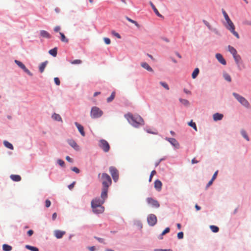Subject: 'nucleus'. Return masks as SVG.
Returning <instances> with one entry per match:
<instances>
[{"label":"nucleus","mask_w":251,"mask_h":251,"mask_svg":"<svg viewBox=\"0 0 251 251\" xmlns=\"http://www.w3.org/2000/svg\"><path fill=\"white\" fill-rule=\"evenodd\" d=\"M124 116L128 123L134 127L138 128L145 124L143 119L138 114L128 113L125 114Z\"/></svg>","instance_id":"f257e3e1"},{"label":"nucleus","mask_w":251,"mask_h":251,"mask_svg":"<svg viewBox=\"0 0 251 251\" xmlns=\"http://www.w3.org/2000/svg\"><path fill=\"white\" fill-rule=\"evenodd\" d=\"M222 12L223 16L226 21V23L225 24L226 28L232 33L237 38H240L239 34L235 30V25L232 21L229 18L228 14L224 9H222Z\"/></svg>","instance_id":"f03ea898"},{"label":"nucleus","mask_w":251,"mask_h":251,"mask_svg":"<svg viewBox=\"0 0 251 251\" xmlns=\"http://www.w3.org/2000/svg\"><path fill=\"white\" fill-rule=\"evenodd\" d=\"M232 95L242 105L247 108L250 107V103L244 97L235 92H233Z\"/></svg>","instance_id":"7ed1b4c3"},{"label":"nucleus","mask_w":251,"mask_h":251,"mask_svg":"<svg viewBox=\"0 0 251 251\" xmlns=\"http://www.w3.org/2000/svg\"><path fill=\"white\" fill-rule=\"evenodd\" d=\"M103 114V112L99 107L93 106L91 108L90 116L92 119L100 118Z\"/></svg>","instance_id":"20e7f679"},{"label":"nucleus","mask_w":251,"mask_h":251,"mask_svg":"<svg viewBox=\"0 0 251 251\" xmlns=\"http://www.w3.org/2000/svg\"><path fill=\"white\" fill-rule=\"evenodd\" d=\"M101 179L102 180V185L103 187L107 186L109 187L112 183V180L110 176L106 173H102L101 175Z\"/></svg>","instance_id":"39448f33"},{"label":"nucleus","mask_w":251,"mask_h":251,"mask_svg":"<svg viewBox=\"0 0 251 251\" xmlns=\"http://www.w3.org/2000/svg\"><path fill=\"white\" fill-rule=\"evenodd\" d=\"M99 146L105 152H108L110 150L109 143L104 139H100L99 141Z\"/></svg>","instance_id":"423d86ee"},{"label":"nucleus","mask_w":251,"mask_h":251,"mask_svg":"<svg viewBox=\"0 0 251 251\" xmlns=\"http://www.w3.org/2000/svg\"><path fill=\"white\" fill-rule=\"evenodd\" d=\"M109 172L114 182H116L119 179V172L117 169L113 166L109 167Z\"/></svg>","instance_id":"0eeeda50"},{"label":"nucleus","mask_w":251,"mask_h":251,"mask_svg":"<svg viewBox=\"0 0 251 251\" xmlns=\"http://www.w3.org/2000/svg\"><path fill=\"white\" fill-rule=\"evenodd\" d=\"M157 217L153 214H150L147 217L148 224L150 226H153L157 223Z\"/></svg>","instance_id":"6e6552de"},{"label":"nucleus","mask_w":251,"mask_h":251,"mask_svg":"<svg viewBox=\"0 0 251 251\" xmlns=\"http://www.w3.org/2000/svg\"><path fill=\"white\" fill-rule=\"evenodd\" d=\"M147 203L153 208H158L160 206L159 203L156 200L151 198H147L146 199Z\"/></svg>","instance_id":"1a4fd4ad"},{"label":"nucleus","mask_w":251,"mask_h":251,"mask_svg":"<svg viewBox=\"0 0 251 251\" xmlns=\"http://www.w3.org/2000/svg\"><path fill=\"white\" fill-rule=\"evenodd\" d=\"M104 201L103 200L100 198H96L93 199L91 201V207H99L102 206V205L104 203Z\"/></svg>","instance_id":"9d476101"},{"label":"nucleus","mask_w":251,"mask_h":251,"mask_svg":"<svg viewBox=\"0 0 251 251\" xmlns=\"http://www.w3.org/2000/svg\"><path fill=\"white\" fill-rule=\"evenodd\" d=\"M165 139L171 144L174 149H178L180 148L178 142L175 138L166 137Z\"/></svg>","instance_id":"9b49d317"},{"label":"nucleus","mask_w":251,"mask_h":251,"mask_svg":"<svg viewBox=\"0 0 251 251\" xmlns=\"http://www.w3.org/2000/svg\"><path fill=\"white\" fill-rule=\"evenodd\" d=\"M67 142L75 150L78 151L80 150L79 146L77 144L75 140L73 139H69L68 140Z\"/></svg>","instance_id":"f8f14e48"},{"label":"nucleus","mask_w":251,"mask_h":251,"mask_svg":"<svg viewBox=\"0 0 251 251\" xmlns=\"http://www.w3.org/2000/svg\"><path fill=\"white\" fill-rule=\"evenodd\" d=\"M108 187L105 186V187L102 188V191L100 195V198L104 200L105 201V200L107 198V192H108Z\"/></svg>","instance_id":"ddd939ff"},{"label":"nucleus","mask_w":251,"mask_h":251,"mask_svg":"<svg viewBox=\"0 0 251 251\" xmlns=\"http://www.w3.org/2000/svg\"><path fill=\"white\" fill-rule=\"evenodd\" d=\"M93 212L96 214H101L103 212L104 210V207L103 206H100L99 207H92Z\"/></svg>","instance_id":"4468645a"},{"label":"nucleus","mask_w":251,"mask_h":251,"mask_svg":"<svg viewBox=\"0 0 251 251\" xmlns=\"http://www.w3.org/2000/svg\"><path fill=\"white\" fill-rule=\"evenodd\" d=\"M215 57L218 61L222 65H225L226 64V60L223 57V55L220 53H216Z\"/></svg>","instance_id":"2eb2a0df"},{"label":"nucleus","mask_w":251,"mask_h":251,"mask_svg":"<svg viewBox=\"0 0 251 251\" xmlns=\"http://www.w3.org/2000/svg\"><path fill=\"white\" fill-rule=\"evenodd\" d=\"M75 125L76 126V127L77 128V129H78L79 132H80V133L81 134V135L82 136H85V132L84 131V127H83V126H81V125H80L77 122H75Z\"/></svg>","instance_id":"dca6fc26"},{"label":"nucleus","mask_w":251,"mask_h":251,"mask_svg":"<svg viewBox=\"0 0 251 251\" xmlns=\"http://www.w3.org/2000/svg\"><path fill=\"white\" fill-rule=\"evenodd\" d=\"M65 231H61L60 230H55L54 231V236L57 239L61 238L65 234Z\"/></svg>","instance_id":"f3484780"},{"label":"nucleus","mask_w":251,"mask_h":251,"mask_svg":"<svg viewBox=\"0 0 251 251\" xmlns=\"http://www.w3.org/2000/svg\"><path fill=\"white\" fill-rule=\"evenodd\" d=\"M40 36L43 38L50 39L51 37L50 34L46 30H41L40 31Z\"/></svg>","instance_id":"a211bd4d"},{"label":"nucleus","mask_w":251,"mask_h":251,"mask_svg":"<svg viewBox=\"0 0 251 251\" xmlns=\"http://www.w3.org/2000/svg\"><path fill=\"white\" fill-rule=\"evenodd\" d=\"M223 114L219 113H216L213 115V118L215 121H220L223 119Z\"/></svg>","instance_id":"6ab92c4d"},{"label":"nucleus","mask_w":251,"mask_h":251,"mask_svg":"<svg viewBox=\"0 0 251 251\" xmlns=\"http://www.w3.org/2000/svg\"><path fill=\"white\" fill-rule=\"evenodd\" d=\"M141 66L143 68H144L145 69H146V70H147L149 72H153V70L152 69V68L146 62H142L141 63Z\"/></svg>","instance_id":"aec40b11"},{"label":"nucleus","mask_w":251,"mask_h":251,"mask_svg":"<svg viewBox=\"0 0 251 251\" xmlns=\"http://www.w3.org/2000/svg\"><path fill=\"white\" fill-rule=\"evenodd\" d=\"M162 182L158 179H157L154 182V188L158 191H160L162 188Z\"/></svg>","instance_id":"412c9836"},{"label":"nucleus","mask_w":251,"mask_h":251,"mask_svg":"<svg viewBox=\"0 0 251 251\" xmlns=\"http://www.w3.org/2000/svg\"><path fill=\"white\" fill-rule=\"evenodd\" d=\"M10 178L14 181L19 182L21 180V177L18 175H11Z\"/></svg>","instance_id":"4be33fe9"},{"label":"nucleus","mask_w":251,"mask_h":251,"mask_svg":"<svg viewBox=\"0 0 251 251\" xmlns=\"http://www.w3.org/2000/svg\"><path fill=\"white\" fill-rule=\"evenodd\" d=\"M150 4L151 6L152 9H153V11L155 13V14L158 16L159 17H162V15H161L159 12H158V10L156 9L154 5L153 4V3L151 1H150Z\"/></svg>","instance_id":"5701e85b"},{"label":"nucleus","mask_w":251,"mask_h":251,"mask_svg":"<svg viewBox=\"0 0 251 251\" xmlns=\"http://www.w3.org/2000/svg\"><path fill=\"white\" fill-rule=\"evenodd\" d=\"M240 133L242 136L247 141H250V138L248 136V135L247 132L243 129H241L240 131Z\"/></svg>","instance_id":"b1692460"},{"label":"nucleus","mask_w":251,"mask_h":251,"mask_svg":"<svg viewBox=\"0 0 251 251\" xmlns=\"http://www.w3.org/2000/svg\"><path fill=\"white\" fill-rule=\"evenodd\" d=\"M223 75V77L226 81H227L228 82H230L231 81V78L230 77V75L228 73H227L226 72H224Z\"/></svg>","instance_id":"393cba45"},{"label":"nucleus","mask_w":251,"mask_h":251,"mask_svg":"<svg viewBox=\"0 0 251 251\" xmlns=\"http://www.w3.org/2000/svg\"><path fill=\"white\" fill-rule=\"evenodd\" d=\"M170 231V228L169 227H166L163 232L158 236V238L159 239L161 240L163 239V236L166 234V233L169 232Z\"/></svg>","instance_id":"a878e982"},{"label":"nucleus","mask_w":251,"mask_h":251,"mask_svg":"<svg viewBox=\"0 0 251 251\" xmlns=\"http://www.w3.org/2000/svg\"><path fill=\"white\" fill-rule=\"evenodd\" d=\"M48 64V61L42 63L39 66V71L41 73L44 71L45 68Z\"/></svg>","instance_id":"bb28decb"},{"label":"nucleus","mask_w":251,"mask_h":251,"mask_svg":"<svg viewBox=\"0 0 251 251\" xmlns=\"http://www.w3.org/2000/svg\"><path fill=\"white\" fill-rule=\"evenodd\" d=\"M52 118L56 121H62V118H61V116H60V115H59L58 114L55 113H53L52 115Z\"/></svg>","instance_id":"cd10ccee"},{"label":"nucleus","mask_w":251,"mask_h":251,"mask_svg":"<svg viewBox=\"0 0 251 251\" xmlns=\"http://www.w3.org/2000/svg\"><path fill=\"white\" fill-rule=\"evenodd\" d=\"M3 145L7 148L13 150L14 149L12 144L7 141H3Z\"/></svg>","instance_id":"c85d7f7f"},{"label":"nucleus","mask_w":251,"mask_h":251,"mask_svg":"<svg viewBox=\"0 0 251 251\" xmlns=\"http://www.w3.org/2000/svg\"><path fill=\"white\" fill-rule=\"evenodd\" d=\"M59 34L60 35V40L62 42L64 43H68L69 40L66 37L65 35L62 32H59Z\"/></svg>","instance_id":"c756f323"},{"label":"nucleus","mask_w":251,"mask_h":251,"mask_svg":"<svg viewBox=\"0 0 251 251\" xmlns=\"http://www.w3.org/2000/svg\"><path fill=\"white\" fill-rule=\"evenodd\" d=\"M49 53L53 57H55L57 54V48H54L51 50H50L49 51Z\"/></svg>","instance_id":"7c9ffc66"},{"label":"nucleus","mask_w":251,"mask_h":251,"mask_svg":"<svg viewBox=\"0 0 251 251\" xmlns=\"http://www.w3.org/2000/svg\"><path fill=\"white\" fill-rule=\"evenodd\" d=\"M199 72H200V70H199V68H196L194 70V71L193 72V73L192 74V77L193 79L196 78L197 77V76L198 75Z\"/></svg>","instance_id":"2f4dec72"},{"label":"nucleus","mask_w":251,"mask_h":251,"mask_svg":"<svg viewBox=\"0 0 251 251\" xmlns=\"http://www.w3.org/2000/svg\"><path fill=\"white\" fill-rule=\"evenodd\" d=\"M134 225L137 226L140 229H141L143 227L141 221L136 220L134 221Z\"/></svg>","instance_id":"473e14b6"},{"label":"nucleus","mask_w":251,"mask_h":251,"mask_svg":"<svg viewBox=\"0 0 251 251\" xmlns=\"http://www.w3.org/2000/svg\"><path fill=\"white\" fill-rule=\"evenodd\" d=\"M12 249V247L9 245L4 244L2 245V250L4 251H11Z\"/></svg>","instance_id":"72a5a7b5"},{"label":"nucleus","mask_w":251,"mask_h":251,"mask_svg":"<svg viewBox=\"0 0 251 251\" xmlns=\"http://www.w3.org/2000/svg\"><path fill=\"white\" fill-rule=\"evenodd\" d=\"M15 63L23 70H24L26 68L25 66L22 62L19 60H15Z\"/></svg>","instance_id":"f704fd0d"},{"label":"nucleus","mask_w":251,"mask_h":251,"mask_svg":"<svg viewBox=\"0 0 251 251\" xmlns=\"http://www.w3.org/2000/svg\"><path fill=\"white\" fill-rule=\"evenodd\" d=\"M25 248L30 250V251H39L38 248L37 247L31 246L30 245H26Z\"/></svg>","instance_id":"c9c22d12"},{"label":"nucleus","mask_w":251,"mask_h":251,"mask_svg":"<svg viewBox=\"0 0 251 251\" xmlns=\"http://www.w3.org/2000/svg\"><path fill=\"white\" fill-rule=\"evenodd\" d=\"M210 228L211 231L214 233H217L219 231V228L217 226L211 225L210 226Z\"/></svg>","instance_id":"e433bc0d"},{"label":"nucleus","mask_w":251,"mask_h":251,"mask_svg":"<svg viewBox=\"0 0 251 251\" xmlns=\"http://www.w3.org/2000/svg\"><path fill=\"white\" fill-rule=\"evenodd\" d=\"M228 51L232 54V53H235L236 52V50L230 45H228Z\"/></svg>","instance_id":"4c0bfd02"},{"label":"nucleus","mask_w":251,"mask_h":251,"mask_svg":"<svg viewBox=\"0 0 251 251\" xmlns=\"http://www.w3.org/2000/svg\"><path fill=\"white\" fill-rule=\"evenodd\" d=\"M115 96V92H112L111 95L110 96V97H109L107 99V102H111L114 100Z\"/></svg>","instance_id":"58836bf2"},{"label":"nucleus","mask_w":251,"mask_h":251,"mask_svg":"<svg viewBox=\"0 0 251 251\" xmlns=\"http://www.w3.org/2000/svg\"><path fill=\"white\" fill-rule=\"evenodd\" d=\"M234 60H235V61L236 62V64L238 66V67L239 68V65H240V62L241 61V57L240 55H239L235 57L234 58Z\"/></svg>","instance_id":"ea45409f"},{"label":"nucleus","mask_w":251,"mask_h":251,"mask_svg":"<svg viewBox=\"0 0 251 251\" xmlns=\"http://www.w3.org/2000/svg\"><path fill=\"white\" fill-rule=\"evenodd\" d=\"M179 101L183 105L185 106H188L189 105V101L186 100V99H183L182 98H180L179 99Z\"/></svg>","instance_id":"a19ab883"},{"label":"nucleus","mask_w":251,"mask_h":251,"mask_svg":"<svg viewBox=\"0 0 251 251\" xmlns=\"http://www.w3.org/2000/svg\"><path fill=\"white\" fill-rule=\"evenodd\" d=\"M159 84L163 87L165 89L168 90H169V87L167 83L163 82V81H160L159 82Z\"/></svg>","instance_id":"79ce46f5"},{"label":"nucleus","mask_w":251,"mask_h":251,"mask_svg":"<svg viewBox=\"0 0 251 251\" xmlns=\"http://www.w3.org/2000/svg\"><path fill=\"white\" fill-rule=\"evenodd\" d=\"M188 125L191 127H193L195 130H197V126L195 123L193 122L192 121L188 123Z\"/></svg>","instance_id":"37998d69"},{"label":"nucleus","mask_w":251,"mask_h":251,"mask_svg":"<svg viewBox=\"0 0 251 251\" xmlns=\"http://www.w3.org/2000/svg\"><path fill=\"white\" fill-rule=\"evenodd\" d=\"M202 22L207 27V28L209 30H212V27H211V26L210 25L207 21H206L205 20H203Z\"/></svg>","instance_id":"c03bdc74"},{"label":"nucleus","mask_w":251,"mask_h":251,"mask_svg":"<svg viewBox=\"0 0 251 251\" xmlns=\"http://www.w3.org/2000/svg\"><path fill=\"white\" fill-rule=\"evenodd\" d=\"M94 238L96 239L99 242L102 244H105L104 239L97 236H95Z\"/></svg>","instance_id":"a18cd8bd"},{"label":"nucleus","mask_w":251,"mask_h":251,"mask_svg":"<svg viewBox=\"0 0 251 251\" xmlns=\"http://www.w3.org/2000/svg\"><path fill=\"white\" fill-rule=\"evenodd\" d=\"M111 33L113 36L116 37L118 39H120L121 38V35L118 33L115 32V31H114V30L112 31Z\"/></svg>","instance_id":"49530a36"},{"label":"nucleus","mask_w":251,"mask_h":251,"mask_svg":"<svg viewBox=\"0 0 251 251\" xmlns=\"http://www.w3.org/2000/svg\"><path fill=\"white\" fill-rule=\"evenodd\" d=\"M184 234L183 232L181 231L177 233V236L178 239H182L183 238Z\"/></svg>","instance_id":"de8ad7c7"},{"label":"nucleus","mask_w":251,"mask_h":251,"mask_svg":"<svg viewBox=\"0 0 251 251\" xmlns=\"http://www.w3.org/2000/svg\"><path fill=\"white\" fill-rule=\"evenodd\" d=\"M71 169L72 171H73V172H75L76 174H78L80 172L79 169L75 167H72V168H71Z\"/></svg>","instance_id":"09e8293b"},{"label":"nucleus","mask_w":251,"mask_h":251,"mask_svg":"<svg viewBox=\"0 0 251 251\" xmlns=\"http://www.w3.org/2000/svg\"><path fill=\"white\" fill-rule=\"evenodd\" d=\"M58 164L61 167H64L65 165V162L63 160L61 159H58L57 160Z\"/></svg>","instance_id":"8fccbe9b"},{"label":"nucleus","mask_w":251,"mask_h":251,"mask_svg":"<svg viewBox=\"0 0 251 251\" xmlns=\"http://www.w3.org/2000/svg\"><path fill=\"white\" fill-rule=\"evenodd\" d=\"M23 71L26 73L27 75H28L29 76H32L33 74L32 73L26 68H25Z\"/></svg>","instance_id":"3c124183"},{"label":"nucleus","mask_w":251,"mask_h":251,"mask_svg":"<svg viewBox=\"0 0 251 251\" xmlns=\"http://www.w3.org/2000/svg\"><path fill=\"white\" fill-rule=\"evenodd\" d=\"M156 174V171L155 170H153L151 171V175L150 176L149 180V181L151 182L152 180V176Z\"/></svg>","instance_id":"603ef678"},{"label":"nucleus","mask_w":251,"mask_h":251,"mask_svg":"<svg viewBox=\"0 0 251 251\" xmlns=\"http://www.w3.org/2000/svg\"><path fill=\"white\" fill-rule=\"evenodd\" d=\"M153 251H173L171 249H155Z\"/></svg>","instance_id":"864d4df0"},{"label":"nucleus","mask_w":251,"mask_h":251,"mask_svg":"<svg viewBox=\"0 0 251 251\" xmlns=\"http://www.w3.org/2000/svg\"><path fill=\"white\" fill-rule=\"evenodd\" d=\"M54 81L56 85H59L60 84V80L58 77H55L54 78Z\"/></svg>","instance_id":"5fc2aeb1"},{"label":"nucleus","mask_w":251,"mask_h":251,"mask_svg":"<svg viewBox=\"0 0 251 251\" xmlns=\"http://www.w3.org/2000/svg\"><path fill=\"white\" fill-rule=\"evenodd\" d=\"M82 61L81 60L79 59H75L72 62V63L73 64H78L81 63Z\"/></svg>","instance_id":"6e6d98bb"},{"label":"nucleus","mask_w":251,"mask_h":251,"mask_svg":"<svg viewBox=\"0 0 251 251\" xmlns=\"http://www.w3.org/2000/svg\"><path fill=\"white\" fill-rule=\"evenodd\" d=\"M51 202L49 200H46L45 201V205L46 207H49L50 206Z\"/></svg>","instance_id":"4d7b16f0"},{"label":"nucleus","mask_w":251,"mask_h":251,"mask_svg":"<svg viewBox=\"0 0 251 251\" xmlns=\"http://www.w3.org/2000/svg\"><path fill=\"white\" fill-rule=\"evenodd\" d=\"M104 42L106 44V45H109L110 44V40L108 38H104Z\"/></svg>","instance_id":"13d9d810"},{"label":"nucleus","mask_w":251,"mask_h":251,"mask_svg":"<svg viewBox=\"0 0 251 251\" xmlns=\"http://www.w3.org/2000/svg\"><path fill=\"white\" fill-rule=\"evenodd\" d=\"M75 183V181L73 182L71 184H70V185H68V188L70 190H72L74 188Z\"/></svg>","instance_id":"bf43d9fd"},{"label":"nucleus","mask_w":251,"mask_h":251,"mask_svg":"<svg viewBox=\"0 0 251 251\" xmlns=\"http://www.w3.org/2000/svg\"><path fill=\"white\" fill-rule=\"evenodd\" d=\"M218 171H216V172L214 173V174H213V176H212V178L211 179V180H212L214 181V180L215 179V178H216V177H217V174H218Z\"/></svg>","instance_id":"052dcab7"},{"label":"nucleus","mask_w":251,"mask_h":251,"mask_svg":"<svg viewBox=\"0 0 251 251\" xmlns=\"http://www.w3.org/2000/svg\"><path fill=\"white\" fill-rule=\"evenodd\" d=\"M213 181L212 180H210L208 182V183L206 184V189H207L210 185H212V184L213 183Z\"/></svg>","instance_id":"680f3d73"},{"label":"nucleus","mask_w":251,"mask_h":251,"mask_svg":"<svg viewBox=\"0 0 251 251\" xmlns=\"http://www.w3.org/2000/svg\"><path fill=\"white\" fill-rule=\"evenodd\" d=\"M27 234L29 236H31L33 234V231L31 229H30L27 231Z\"/></svg>","instance_id":"e2e57ef3"},{"label":"nucleus","mask_w":251,"mask_h":251,"mask_svg":"<svg viewBox=\"0 0 251 251\" xmlns=\"http://www.w3.org/2000/svg\"><path fill=\"white\" fill-rule=\"evenodd\" d=\"M88 249L90 251H96V248L95 246L89 247H88Z\"/></svg>","instance_id":"0e129e2a"},{"label":"nucleus","mask_w":251,"mask_h":251,"mask_svg":"<svg viewBox=\"0 0 251 251\" xmlns=\"http://www.w3.org/2000/svg\"><path fill=\"white\" fill-rule=\"evenodd\" d=\"M146 131L149 133H151V134H157V133L156 132L152 131L150 129H147Z\"/></svg>","instance_id":"69168bd1"},{"label":"nucleus","mask_w":251,"mask_h":251,"mask_svg":"<svg viewBox=\"0 0 251 251\" xmlns=\"http://www.w3.org/2000/svg\"><path fill=\"white\" fill-rule=\"evenodd\" d=\"M66 159L68 162H69L72 163V162H73V159H72L71 157H70L69 156H67L66 157Z\"/></svg>","instance_id":"338daca9"},{"label":"nucleus","mask_w":251,"mask_h":251,"mask_svg":"<svg viewBox=\"0 0 251 251\" xmlns=\"http://www.w3.org/2000/svg\"><path fill=\"white\" fill-rule=\"evenodd\" d=\"M60 29V27L59 26H56L54 28V31L55 32H58Z\"/></svg>","instance_id":"774afa93"}]
</instances>
